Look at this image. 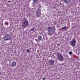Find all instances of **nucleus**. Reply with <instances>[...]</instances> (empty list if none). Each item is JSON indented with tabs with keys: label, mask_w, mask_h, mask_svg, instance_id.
Returning a JSON list of instances; mask_svg holds the SVG:
<instances>
[{
	"label": "nucleus",
	"mask_w": 80,
	"mask_h": 80,
	"mask_svg": "<svg viewBox=\"0 0 80 80\" xmlns=\"http://www.w3.org/2000/svg\"><path fill=\"white\" fill-rule=\"evenodd\" d=\"M55 28L54 27H50L48 28V34L51 36L55 32Z\"/></svg>",
	"instance_id": "obj_1"
},
{
	"label": "nucleus",
	"mask_w": 80,
	"mask_h": 80,
	"mask_svg": "<svg viewBox=\"0 0 80 80\" xmlns=\"http://www.w3.org/2000/svg\"><path fill=\"white\" fill-rule=\"evenodd\" d=\"M22 27L24 28L28 27L29 22L27 19L23 18L22 20Z\"/></svg>",
	"instance_id": "obj_2"
},
{
	"label": "nucleus",
	"mask_w": 80,
	"mask_h": 80,
	"mask_svg": "<svg viewBox=\"0 0 80 80\" xmlns=\"http://www.w3.org/2000/svg\"><path fill=\"white\" fill-rule=\"evenodd\" d=\"M57 58L58 60L60 61V62H62L63 60H64V58L63 56L61 54H57Z\"/></svg>",
	"instance_id": "obj_3"
},
{
	"label": "nucleus",
	"mask_w": 80,
	"mask_h": 80,
	"mask_svg": "<svg viewBox=\"0 0 80 80\" xmlns=\"http://www.w3.org/2000/svg\"><path fill=\"white\" fill-rule=\"evenodd\" d=\"M76 41L75 39V38L74 37L72 40L70 42V45L72 47H75V44L76 43Z\"/></svg>",
	"instance_id": "obj_4"
},
{
	"label": "nucleus",
	"mask_w": 80,
	"mask_h": 80,
	"mask_svg": "<svg viewBox=\"0 0 80 80\" xmlns=\"http://www.w3.org/2000/svg\"><path fill=\"white\" fill-rule=\"evenodd\" d=\"M4 39L5 40H10L11 39L10 35L8 34H7L4 36Z\"/></svg>",
	"instance_id": "obj_5"
},
{
	"label": "nucleus",
	"mask_w": 80,
	"mask_h": 80,
	"mask_svg": "<svg viewBox=\"0 0 80 80\" xmlns=\"http://www.w3.org/2000/svg\"><path fill=\"white\" fill-rule=\"evenodd\" d=\"M37 17L39 18L41 15V9H38L36 11Z\"/></svg>",
	"instance_id": "obj_6"
},
{
	"label": "nucleus",
	"mask_w": 80,
	"mask_h": 80,
	"mask_svg": "<svg viewBox=\"0 0 80 80\" xmlns=\"http://www.w3.org/2000/svg\"><path fill=\"white\" fill-rule=\"evenodd\" d=\"M55 61L53 59H50L48 61L49 64L50 66H52L54 64Z\"/></svg>",
	"instance_id": "obj_7"
},
{
	"label": "nucleus",
	"mask_w": 80,
	"mask_h": 80,
	"mask_svg": "<svg viewBox=\"0 0 80 80\" xmlns=\"http://www.w3.org/2000/svg\"><path fill=\"white\" fill-rule=\"evenodd\" d=\"M16 62L15 61H13L11 64V66L12 67H13L16 66Z\"/></svg>",
	"instance_id": "obj_8"
},
{
	"label": "nucleus",
	"mask_w": 80,
	"mask_h": 80,
	"mask_svg": "<svg viewBox=\"0 0 80 80\" xmlns=\"http://www.w3.org/2000/svg\"><path fill=\"white\" fill-rule=\"evenodd\" d=\"M42 40V38L41 35L38 36V40L39 42H41Z\"/></svg>",
	"instance_id": "obj_9"
},
{
	"label": "nucleus",
	"mask_w": 80,
	"mask_h": 80,
	"mask_svg": "<svg viewBox=\"0 0 80 80\" xmlns=\"http://www.w3.org/2000/svg\"><path fill=\"white\" fill-rule=\"evenodd\" d=\"M63 1L65 3L67 4L70 2V0H63Z\"/></svg>",
	"instance_id": "obj_10"
},
{
	"label": "nucleus",
	"mask_w": 80,
	"mask_h": 80,
	"mask_svg": "<svg viewBox=\"0 0 80 80\" xmlns=\"http://www.w3.org/2000/svg\"><path fill=\"white\" fill-rule=\"evenodd\" d=\"M33 3L34 4H35L36 3H37L38 2V0H33Z\"/></svg>",
	"instance_id": "obj_11"
},
{
	"label": "nucleus",
	"mask_w": 80,
	"mask_h": 80,
	"mask_svg": "<svg viewBox=\"0 0 80 80\" xmlns=\"http://www.w3.org/2000/svg\"><path fill=\"white\" fill-rule=\"evenodd\" d=\"M41 6L40 4H39L38 5V9L39 10H41Z\"/></svg>",
	"instance_id": "obj_12"
},
{
	"label": "nucleus",
	"mask_w": 80,
	"mask_h": 80,
	"mask_svg": "<svg viewBox=\"0 0 80 80\" xmlns=\"http://www.w3.org/2000/svg\"><path fill=\"white\" fill-rule=\"evenodd\" d=\"M66 28V27L64 26L62 28H61V29L63 30H65Z\"/></svg>",
	"instance_id": "obj_13"
},
{
	"label": "nucleus",
	"mask_w": 80,
	"mask_h": 80,
	"mask_svg": "<svg viewBox=\"0 0 80 80\" xmlns=\"http://www.w3.org/2000/svg\"><path fill=\"white\" fill-rule=\"evenodd\" d=\"M69 54L70 55H72V54H73V52L72 51H70L69 52Z\"/></svg>",
	"instance_id": "obj_14"
},
{
	"label": "nucleus",
	"mask_w": 80,
	"mask_h": 80,
	"mask_svg": "<svg viewBox=\"0 0 80 80\" xmlns=\"http://www.w3.org/2000/svg\"><path fill=\"white\" fill-rule=\"evenodd\" d=\"M30 30L31 31H34V28H31Z\"/></svg>",
	"instance_id": "obj_15"
},
{
	"label": "nucleus",
	"mask_w": 80,
	"mask_h": 80,
	"mask_svg": "<svg viewBox=\"0 0 80 80\" xmlns=\"http://www.w3.org/2000/svg\"><path fill=\"white\" fill-rule=\"evenodd\" d=\"M27 52L28 53H30V51L29 50V49H28L27 50Z\"/></svg>",
	"instance_id": "obj_16"
},
{
	"label": "nucleus",
	"mask_w": 80,
	"mask_h": 80,
	"mask_svg": "<svg viewBox=\"0 0 80 80\" xmlns=\"http://www.w3.org/2000/svg\"><path fill=\"white\" fill-rule=\"evenodd\" d=\"M6 25H8V23L6 22Z\"/></svg>",
	"instance_id": "obj_17"
},
{
	"label": "nucleus",
	"mask_w": 80,
	"mask_h": 80,
	"mask_svg": "<svg viewBox=\"0 0 80 80\" xmlns=\"http://www.w3.org/2000/svg\"><path fill=\"white\" fill-rule=\"evenodd\" d=\"M2 72L1 71H0V76H1L2 75Z\"/></svg>",
	"instance_id": "obj_18"
},
{
	"label": "nucleus",
	"mask_w": 80,
	"mask_h": 80,
	"mask_svg": "<svg viewBox=\"0 0 80 80\" xmlns=\"http://www.w3.org/2000/svg\"><path fill=\"white\" fill-rule=\"evenodd\" d=\"M35 40H36V41H37V42H38V41L37 40V39H35Z\"/></svg>",
	"instance_id": "obj_19"
},
{
	"label": "nucleus",
	"mask_w": 80,
	"mask_h": 80,
	"mask_svg": "<svg viewBox=\"0 0 80 80\" xmlns=\"http://www.w3.org/2000/svg\"><path fill=\"white\" fill-rule=\"evenodd\" d=\"M45 79H46V78H45L44 77L43 78V79H42V80H45Z\"/></svg>",
	"instance_id": "obj_20"
},
{
	"label": "nucleus",
	"mask_w": 80,
	"mask_h": 80,
	"mask_svg": "<svg viewBox=\"0 0 80 80\" xmlns=\"http://www.w3.org/2000/svg\"><path fill=\"white\" fill-rule=\"evenodd\" d=\"M8 2H11V1H8Z\"/></svg>",
	"instance_id": "obj_21"
},
{
	"label": "nucleus",
	"mask_w": 80,
	"mask_h": 80,
	"mask_svg": "<svg viewBox=\"0 0 80 80\" xmlns=\"http://www.w3.org/2000/svg\"><path fill=\"white\" fill-rule=\"evenodd\" d=\"M1 67L0 66V70H1Z\"/></svg>",
	"instance_id": "obj_22"
},
{
	"label": "nucleus",
	"mask_w": 80,
	"mask_h": 80,
	"mask_svg": "<svg viewBox=\"0 0 80 80\" xmlns=\"http://www.w3.org/2000/svg\"><path fill=\"white\" fill-rule=\"evenodd\" d=\"M35 32V31H34V32Z\"/></svg>",
	"instance_id": "obj_23"
}]
</instances>
